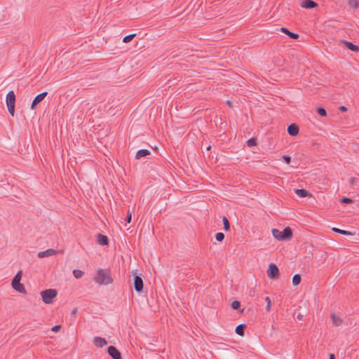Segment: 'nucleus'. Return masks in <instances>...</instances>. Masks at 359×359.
Wrapping results in <instances>:
<instances>
[{"instance_id":"72a5a7b5","label":"nucleus","mask_w":359,"mask_h":359,"mask_svg":"<svg viewBox=\"0 0 359 359\" xmlns=\"http://www.w3.org/2000/svg\"><path fill=\"white\" fill-rule=\"evenodd\" d=\"M131 219H132V212H128V215H127V216L126 217V222L127 223H130Z\"/></svg>"},{"instance_id":"1a4fd4ad","label":"nucleus","mask_w":359,"mask_h":359,"mask_svg":"<svg viewBox=\"0 0 359 359\" xmlns=\"http://www.w3.org/2000/svg\"><path fill=\"white\" fill-rule=\"evenodd\" d=\"M48 95L47 92H43L39 95H37L32 101L31 108L32 109H35L37 104H39Z\"/></svg>"},{"instance_id":"7ed1b4c3","label":"nucleus","mask_w":359,"mask_h":359,"mask_svg":"<svg viewBox=\"0 0 359 359\" xmlns=\"http://www.w3.org/2000/svg\"><path fill=\"white\" fill-rule=\"evenodd\" d=\"M41 296L43 302L46 304L53 303V300L56 297L57 292L55 289H48L41 292Z\"/></svg>"},{"instance_id":"393cba45","label":"nucleus","mask_w":359,"mask_h":359,"mask_svg":"<svg viewBox=\"0 0 359 359\" xmlns=\"http://www.w3.org/2000/svg\"><path fill=\"white\" fill-rule=\"evenodd\" d=\"M83 274L84 272L83 271L79 269H74L73 271V275L77 279L81 278L83 276Z\"/></svg>"},{"instance_id":"58836bf2","label":"nucleus","mask_w":359,"mask_h":359,"mask_svg":"<svg viewBox=\"0 0 359 359\" xmlns=\"http://www.w3.org/2000/svg\"><path fill=\"white\" fill-rule=\"evenodd\" d=\"M303 318V316L302 314H298L297 316V318L298 320H302Z\"/></svg>"},{"instance_id":"f704fd0d","label":"nucleus","mask_w":359,"mask_h":359,"mask_svg":"<svg viewBox=\"0 0 359 359\" xmlns=\"http://www.w3.org/2000/svg\"><path fill=\"white\" fill-rule=\"evenodd\" d=\"M60 328H61V325H57L53 326L52 327L51 330L54 332H57L60 330Z\"/></svg>"},{"instance_id":"f3484780","label":"nucleus","mask_w":359,"mask_h":359,"mask_svg":"<svg viewBox=\"0 0 359 359\" xmlns=\"http://www.w3.org/2000/svg\"><path fill=\"white\" fill-rule=\"evenodd\" d=\"M280 31L285 34H287L290 38L293 39H297L299 37V34L297 33H294L288 30L287 28L282 27L280 28Z\"/></svg>"},{"instance_id":"9b49d317","label":"nucleus","mask_w":359,"mask_h":359,"mask_svg":"<svg viewBox=\"0 0 359 359\" xmlns=\"http://www.w3.org/2000/svg\"><path fill=\"white\" fill-rule=\"evenodd\" d=\"M299 127L295 123H292V124L289 125L287 127V133L291 136L297 135L299 133Z\"/></svg>"},{"instance_id":"a19ab883","label":"nucleus","mask_w":359,"mask_h":359,"mask_svg":"<svg viewBox=\"0 0 359 359\" xmlns=\"http://www.w3.org/2000/svg\"><path fill=\"white\" fill-rule=\"evenodd\" d=\"M211 149V146L209 145L208 147H206V150L207 151H210Z\"/></svg>"},{"instance_id":"9d476101","label":"nucleus","mask_w":359,"mask_h":359,"mask_svg":"<svg viewBox=\"0 0 359 359\" xmlns=\"http://www.w3.org/2000/svg\"><path fill=\"white\" fill-rule=\"evenodd\" d=\"M107 341L104 338L100 337H95L93 338V344L98 348H102L107 345Z\"/></svg>"},{"instance_id":"2eb2a0df","label":"nucleus","mask_w":359,"mask_h":359,"mask_svg":"<svg viewBox=\"0 0 359 359\" xmlns=\"http://www.w3.org/2000/svg\"><path fill=\"white\" fill-rule=\"evenodd\" d=\"M97 242L101 245H107L109 244V239L107 236L99 233L97 235Z\"/></svg>"},{"instance_id":"423d86ee","label":"nucleus","mask_w":359,"mask_h":359,"mask_svg":"<svg viewBox=\"0 0 359 359\" xmlns=\"http://www.w3.org/2000/svg\"><path fill=\"white\" fill-rule=\"evenodd\" d=\"M267 276L271 279H278L279 277V269L276 264L271 263L266 271Z\"/></svg>"},{"instance_id":"39448f33","label":"nucleus","mask_w":359,"mask_h":359,"mask_svg":"<svg viewBox=\"0 0 359 359\" xmlns=\"http://www.w3.org/2000/svg\"><path fill=\"white\" fill-rule=\"evenodd\" d=\"M6 102L8 107L9 114L14 116L15 115V95L13 90L8 93L6 98Z\"/></svg>"},{"instance_id":"cd10ccee","label":"nucleus","mask_w":359,"mask_h":359,"mask_svg":"<svg viewBox=\"0 0 359 359\" xmlns=\"http://www.w3.org/2000/svg\"><path fill=\"white\" fill-rule=\"evenodd\" d=\"M215 239L218 242H222L224 239V234L222 232L217 233L215 235Z\"/></svg>"},{"instance_id":"79ce46f5","label":"nucleus","mask_w":359,"mask_h":359,"mask_svg":"<svg viewBox=\"0 0 359 359\" xmlns=\"http://www.w3.org/2000/svg\"><path fill=\"white\" fill-rule=\"evenodd\" d=\"M73 313H76V309H74V310L72 311Z\"/></svg>"},{"instance_id":"4468645a","label":"nucleus","mask_w":359,"mask_h":359,"mask_svg":"<svg viewBox=\"0 0 359 359\" xmlns=\"http://www.w3.org/2000/svg\"><path fill=\"white\" fill-rule=\"evenodd\" d=\"M340 43H344L349 50L353 52H358L359 50V46L352 43L351 42H348L345 40H341Z\"/></svg>"},{"instance_id":"aec40b11","label":"nucleus","mask_w":359,"mask_h":359,"mask_svg":"<svg viewBox=\"0 0 359 359\" xmlns=\"http://www.w3.org/2000/svg\"><path fill=\"white\" fill-rule=\"evenodd\" d=\"M245 328L246 325L245 324H240L236 327L235 332L238 335L243 337L244 335Z\"/></svg>"},{"instance_id":"b1692460","label":"nucleus","mask_w":359,"mask_h":359,"mask_svg":"<svg viewBox=\"0 0 359 359\" xmlns=\"http://www.w3.org/2000/svg\"><path fill=\"white\" fill-rule=\"evenodd\" d=\"M222 222L224 224V229L226 231H229L230 230V223H229L228 219L225 216L222 217Z\"/></svg>"},{"instance_id":"2f4dec72","label":"nucleus","mask_w":359,"mask_h":359,"mask_svg":"<svg viewBox=\"0 0 359 359\" xmlns=\"http://www.w3.org/2000/svg\"><path fill=\"white\" fill-rule=\"evenodd\" d=\"M265 300H266V304H267L266 310L269 311L270 310V309H271V299H270V298L269 297H266L265 298Z\"/></svg>"},{"instance_id":"6ab92c4d","label":"nucleus","mask_w":359,"mask_h":359,"mask_svg":"<svg viewBox=\"0 0 359 359\" xmlns=\"http://www.w3.org/2000/svg\"><path fill=\"white\" fill-rule=\"evenodd\" d=\"M331 319L333 325L335 326H339L342 323L341 318L337 316L335 313L331 314Z\"/></svg>"},{"instance_id":"20e7f679","label":"nucleus","mask_w":359,"mask_h":359,"mask_svg":"<svg viewBox=\"0 0 359 359\" xmlns=\"http://www.w3.org/2000/svg\"><path fill=\"white\" fill-rule=\"evenodd\" d=\"M22 271H19L13 278L11 285L15 290H16L18 292L25 294L26 293V290L25 288L24 285L20 283Z\"/></svg>"},{"instance_id":"4be33fe9","label":"nucleus","mask_w":359,"mask_h":359,"mask_svg":"<svg viewBox=\"0 0 359 359\" xmlns=\"http://www.w3.org/2000/svg\"><path fill=\"white\" fill-rule=\"evenodd\" d=\"M301 280H302V278H301V276L299 274H295V275L293 276V277H292V284L294 286L298 285L301 283Z\"/></svg>"},{"instance_id":"f8f14e48","label":"nucleus","mask_w":359,"mask_h":359,"mask_svg":"<svg viewBox=\"0 0 359 359\" xmlns=\"http://www.w3.org/2000/svg\"><path fill=\"white\" fill-rule=\"evenodd\" d=\"M57 251L54 249H48L45 251H41L38 253V257L39 258H43L46 257H50L55 255Z\"/></svg>"},{"instance_id":"bb28decb","label":"nucleus","mask_w":359,"mask_h":359,"mask_svg":"<svg viewBox=\"0 0 359 359\" xmlns=\"http://www.w3.org/2000/svg\"><path fill=\"white\" fill-rule=\"evenodd\" d=\"M317 112H318V114L319 115H320L321 116H324V117L327 116V111H326V110H325L324 108H323V107H318V108L317 109Z\"/></svg>"},{"instance_id":"a211bd4d","label":"nucleus","mask_w":359,"mask_h":359,"mask_svg":"<svg viewBox=\"0 0 359 359\" xmlns=\"http://www.w3.org/2000/svg\"><path fill=\"white\" fill-rule=\"evenodd\" d=\"M294 193L301 198H304L309 195V191L304 189H294Z\"/></svg>"},{"instance_id":"dca6fc26","label":"nucleus","mask_w":359,"mask_h":359,"mask_svg":"<svg viewBox=\"0 0 359 359\" xmlns=\"http://www.w3.org/2000/svg\"><path fill=\"white\" fill-rule=\"evenodd\" d=\"M150 154H151V151L149 149H140L137 151L135 158L137 159H140L142 157H145L148 155H150Z\"/></svg>"},{"instance_id":"0eeeda50","label":"nucleus","mask_w":359,"mask_h":359,"mask_svg":"<svg viewBox=\"0 0 359 359\" xmlns=\"http://www.w3.org/2000/svg\"><path fill=\"white\" fill-rule=\"evenodd\" d=\"M134 289L137 292H142L144 283L143 280L141 278L140 276H138L136 274V273H134Z\"/></svg>"},{"instance_id":"412c9836","label":"nucleus","mask_w":359,"mask_h":359,"mask_svg":"<svg viewBox=\"0 0 359 359\" xmlns=\"http://www.w3.org/2000/svg\"><path fill=\"white\" fill-rule=\"evenodd\" d=\"M332 230L334 232L338 233L341 235H345V236H353L354 235V233H352L351 231H346V230H342V229H338L336 227L332 228Z\"/></svg>"},{"instance_id":"a878e982","label":"nucleus","mask_w":359,"mask_h":359,"mask_svg":"<svg viewBox=\"0 0 359 359\" xmlns=\"http://www.w3.org/2000/svg\"><path fill=\"white\" fill-rule=\"evenodd\" d=\"M246 143L248 147H252L257 144V140L254 137H251L247 140Z\"/></svg>"},{"instance_id":"e433bc0d","label":"nucleus","mask_w":359,"mask_h":359,"mask_svg":"<svg viewBox=\"0 0 359 359\" xmlns=\"http://www.w3.org/2000/svg\"><path fill=\"white\" fill-rule=\"evenodd\" d=\"M355 178H354V177H351V178L349 179V184H354V182H355Z\"/></svg>"},{"instance_id":"c9c22d12","label":"nucleus","mask_w":359,"mask_h":359,"mask_svg":"<svg viewBox=\"0 0 359 359\" xmlns=\"http://www.w3.org/2000/svg\"><path fill=\"white\" fill-rule=\"evenodd\" d=\"M339 109L341 111H347V108L345 107V106H340L339 107Z\"/></svg>"},{"instance_id":"f03ea898","label":"nucleus","mask_w":359,"mask_h":359,"mask_svg":"<svg viewBox=\"0 0 359 359\" xmlns=\"http://www.w3.org/2000/svg\"><path fill=\"white\" fill-rule=\"evenodd\" d=\"M272 234L278 241L290 240L292 238V231L289 226L285 227L283 231L273 229Z\"/></svg>"},{"instance_id":"ea45409f","label":"nucleus","mask_w":359,"mask_h":359,"mask_svg":"<svg viewBox=\"0 0 359 359\" xmlns=\"http://www.w3.org/2000/svg\"><path fill=\"white\" fill-rule=\"evenodd\" d=\"M254 294H255V291H254V290H252V291H250V296H252H252H254Z\"/></svg>"},{"instance_id":"4c0bfd02","label":"nucleus","mask_w":359,"mask_h":359,"mask_svg":"<svg viewBox=\"0 0 359 359\" xmlns=\"http://www.w3.org/2000/svg\"><path fill=\"white\" fill-rule=\"evenodd\" d=\"M329 359H335V356L333 353H330L329 355Z\"/></svg>"},{"instance_id":"5701e85b","label":"nucleus","mask_w":359,"mask_h":359,"mask_svg":"<svg viewBox=\"0 0 359 359\" xmlns=\"http://www.w3.org/2000/svg\"><path fill=\"white\" fill-rule=\"evenodd\" d=\"M136 33H133V34H128L126 36H124L123 38V43H128L130 41H131L135 36H136Z\"/></svg>"},{"instance_id":"473e14b6","label":"nucleus","mask_w":359,"mask_h":359,"mask_svg":"<svg viewBox=\"0 0 359 359\" xmlns=\"http://www.w3.org/2000/svg\"><path fill=\"white\" fill-rule=\"evenodd\" d=\"M283 158L284 160V161L287 163V164H289L291 161V158L290 156H287V155H284L283 156Z\"/></svg>"},{"instance_id":"7c9ffc66","label":"nucleus","mask_w":359,"mask_h":359,"mask_svg":"<svg viewBox=\"0 0 359 359\" xmlns=\"http://www.w3.org/2000/svg\"><path fill=\"white\" fill-rule=\"evenodd\" d=\"M340 201L342 203H352L353 202L351 198L347 197H343Z\"/></svg>"},{"instance_id":"ddd939ff","label":"nucleus","mask_w":359,"mask_h":359,"mask_svg":"<svg viewBox=\"0 0 359 359\" xmlns=\"http://www.w3.org/2000/svg\"><path fill=\"white\" fill-rule=\"evenodd\" d=\"M317 6L318 4L313 0H304L301 2V6L304 8H313Z\"/></svg>"},{"instance_id":"c85d7f7f","label":"nucleus","mask_w":359,"mask_h":359,"mask_svg":"<svg viewBox=\"0 0 359 359\" xmlns=\"http://www.w3.org/2000/svg\"><path fill=\"white\" fill-rule=\"evenodd\" d=\"M348 5L351 8H356L358 6V0H349Z\"/></svg>"},{"instance_id":"c756f323","label":"nucleus","mask_w":359,"mask_h":359,"mask_svg":"<svg viewBox=\"0 0 359 359\" xmlns=\"http://www.w3.org/2000/svg\"><path fill=\"white\" fill-rule=\"evenodd\" d=\"M231 308H232L233 309L236 310V309H239V308H240V306H241V303H240L238 301L235 300V301L232 302V303H231Z\"/></svg>"},{"instance_id":"f257e3e1","label":"nucleus","mask_w":359,"mask_h":359,"mask_svg":"<svg viewBox=\"0 0 359 359\" xmlns=\"http://www.w3.org/2000/svg\"><path fill=\"white\" fill-rule=\"evenodd\" d=\"M94 279L99 285H109L113 283L110 272L102 269H100L97 271Z\"/></svg>"},{"instance_id":"6e6552de","label":"nucleus","mask_w":359,"mask_h":359,"mask_svg":"<svg viewBox=\"0 0 359 359\" xmlns=\"http://www.w3.org/2000/svg\"><path fill=\"white\" fill-rule=\"evenodd\" d=\"M107 352L113 359H122L121 352L114 346H109Z\"/></svg>"}]
</instances>
